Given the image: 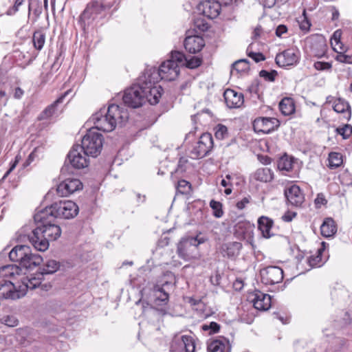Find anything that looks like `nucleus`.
<instances>
[{
	"instance_id": "f257e3e1",
	"label": "nucleus",
	"mask_w": 352,
	"mask_h": 352,
	"mask_svg": "<svg viewBox=\"0 0 352 352\" xmlns=\"http://www.w3.org/2000/svg\"><path fill=\"white\" fill-rule=\"evenodd\" d=\"M162 91L161 86H153L143 74L137 83L125 89L122 100L126 106L133 109L142 107L146 102L154 105L159 102Z\"/></svg>"
},
{
	"instance_id": "f03ea898",
	"label": "nucleus",
	"mask_w": 352,
	"mask_h": 352,
	"mask_svg": "<svg viewBox=\"0 0 352 352\" xmlns=\"http://www.w3.org/2000/svg\"><path fill=\"white\" fill-rule=\"evenodd\" d=\"M54 219L46 218L43 221H35L38 224L28 236L29 241L35 250L45 252L49 248L50 241H55L60 236L61 229L53 223Z\"/></svg>"
},
{
	"instance_id": "7ed1b4c3",
	"label": "nucleus",
	"mask_w": 352,
	"mask_h": 352,
	"mask_svg": "<svg viewBox=\"0 0 352 352\" xmlns=\"http://www.w3.org/2000/svg\"><path fill=\"white\" fill-rule=\"evenodd\" d=\"M78 211L79 208L74 201H60L37 212L34 216V219L43 221L46 218L72 219L78 214Z\"/></svg>"
},
{
	"instance_id": "20e7f679",
	"label": "nucleus",
	"mask_w": 352,
	"mask_h": 352,
	"mask_svg": "<svg viewBox=\"0 0 352 352\" xmlns=\"http://www.w3.org/2000/svg\"><path fill=\"white\" fill-rule=\"evenodd\" d=\"M144 74L153 86H157V83L160 80L171 81L176 79L179 74V67L177 63L167 60L163 62L158 69L151 67Z\"/></svg>"
},
{
	"instance_id": "39448f33",
	"label": "nucleus",
	"mask_w": 352,
	"mask_h": 352,
	"mask_svg": "<svg viewBox=\"0 0 352 352\" xmlns=\"http://www.w3.org/2000/svg\"><path fill=\"white\" fill-rule=\"evenodd\" d=\"M103 141L102 134L98 133L94 129H90L83 136L80 146L85 154L96 157L102 149Z\"/></svg>"
},
{
	"instance_id": "423d86ee",
	"label": "nucleus",
	"mask_w": 352,
	"mask_h": 352,
	"mask_svg": "<svg viewBox=\"0 0 352 352\" xmlns=\"http://www.w3.org/2000/svg\"><path fill=\"white\" fill-rule=\"evenodd\" d=\"M201 243L197 237H184L177 243V254L178 256L189 261L198 257V246Z\"/></svg>"
},
{
	"instance_id": "0eeeda50",
	"label": "nucleus",
	"mask_w": 352,
	"mask_h": 352,
	"mask_svg": "<svg viewBox=\"0 0 352 352\" xmlns=\"http://www.w3.org/2000/svg\"><path fill=\"white\" fill-rule=\"evenodd\" d=\"M213 147L212 137L210 133H203L197 144L190 152V156L192 159L202 158L207 155Z\"/></svg>"
},
{
	"instance_id": "6e6552de",
	"label": "nucleus",
	"mask_w": 352,
	"mask_h": 352,
	"mask_svg": "<svg viewBox=\"0 0 352 352\" xmlns=\"http://www.w3.org/2000/svg\"><path fill=\"white\" fill-rule=\"evenodd\" d=\"M109 112L105 109H100V111L94 114L90 118V122L94 124L96 131H102L104 132H111L116 129L114 122L109 119Z\"/></svg>"
},
{
	"instance_id": "1a4fd4ad",
	"label": "nucleus",
	"mask_w": 352,
	"mask_h": 352,
	"mask_svg": "<svg viewBox=\"0 0 352 352\" xmlns=\"http://www.w3.org/2000/svg\"><path fill=\"white\" fill-rule=\"evenodd\" d=\"M82 147L74 145L67 155V160L72 167L80 169L85 168L89 164V159Z\"/></svg>"
},
{
	"instance_id": "9d476101",
	"label": "nucleus",
	"mask_w": 352,
	"mask_h": 352,
	"mask_svg": "<svg viewBox=\"0 0 352 352\" xmlns=\"http://www.w3.org/2000/svg\"><path fill=\"white\" fill-rule=\"evenodd\" d=\"M195 342L192 337L176 336L172 340L170 351V352H195Z\"/></svg>"
},
{
	"instance_id": "9b49d317",
	"label": "nucleus",
	"mask_w": 352,
	"mask_h": 352,
	"mask_svg": "<svg viewBox=\"0 0 352 352\" xmlns=\"http://www.w3.org/2000/svg\"><path fill=\"white\" fill-rule=\"evenodd\" d=\"M25 295L24 289H16L14 284L9 280L0 281V300L19 299Z\"/></svg>"
},
{
	"instance_id": "f8f14e48",
	"label": "nucleus",
	"mask_w": 352,
	"mask_h": 352,
	"mask_svg": "<svg viewBox=\"0 0 352 352\" xmlns=\"http://www.w3.org/2000/svg\"><path fill=\"white\" fill-rule=\"evenodd\" d=\"M261 281L265 285H274L283 279V271L277 266H268L261 270Z\"/></svg>"
},
{
	"instance_id": "ddd939ff",
	"label": "nucleus",
	"mask_w": 352,
	"mask_h": 352,
	"mask_svg": "<svg viewBox=\"0 0 352 352\" xmlns=\"http://www.w3.org/2000/svg\"><path fill=\"white\" fill-rule=\"evenodd\" d=\"M299 52L294 49H287L276 55V63L280 67L296 65L299 60Z\"/></svg>"
},
{
	"instance_id": "4468645a",
	"label": "nucleus",
	"mask_w": 352,
	"mask_h": 352,
	"mask_svg": "<svg viewBox=\"0 0 352 352\" xmlns=\"http://www.w3.org/2000/svg\"><path fill=\"white\" fill-rule=\"evenodd\" d=\"M107 111L109 119H111L116 126H122L129 119L128 111L124 107L111 104L108 107Z\"/></svg>"
},
{
	"instance_id": "2eb2a0df",
	"label": "nucleus",
	"mask_w": 352,
	"mask_h": 352,
	"mask_svg": "<svg viewBox=\"0 0 352 352\" xmlns=\"http://www.w3.org/2000/svg\"><path fill=\"white\" fill-rule=\"evenodd\" d=\"M221 9V4L214 0H205L197 6L198 11L210 19L217 18L220 14Z\"/></svg>"
},
{
	"instance_id": "dca6fc26",
	"label": "nucleus",
	"mask_w": 352,
	"mask_h": 352,
	"mask_svg": "<svg viewBox=\"0 0 352 352\" xmlns=\"http://www.w3.org/2000/svg\"><path fill=\"white\" fill-rule=\"evenodd\" d=\"M278 126V120L274 118L259 117L253 122V128L258 133H269Z\"/></svg>"
},
{
	"instance_id": "f3484780",
	"label": "nucleus",
	"mask_w": 352,
	"mask_h": 352,
	"mask_svg": "<svg viewBox=\"0 0 352 352\" xmlns=\"http://www.w3.org/2000/svg\"><path fill=\"white\" fill-rule=\"evenodd\" d=\"M82 188V184L78 179L67 178L57 186V192L61 197H67Z\"/></svg>"
},
{
	"instance_id": "a211bd4d",
	"label": "nucleus",
	"mask_w": 352,
	"mask_h": 352,
	"mask_svg": "<svg viewBox=\"0 0 352 352\" xmlns=\"http://www.w3.org/2000/svg\"><path fill=\"white\" fill-rule=\"evenodd\" d=\"M287 201L294 206H300L304 202L305 197L297 185H292L285 190Z\"/></svg>"
},
{
	"instance_id": "6ab92c4d",
	"label": "nucleus",
	"mask_w": 352,
	"mask_h": 352,
	"mask_svg": "<svg viewBox=\"0 0 352 352\" xmlns=\"http://www.w3.org/2000/svg\"><path fill=\"white\" fill-rule=\"evenodd\" d=\"M250 298L254 308L258 310L266 311L271 307V296L269 294L256 291Z\"/></svg>"
},
{
	"instance_id": "aec40b11",
	"label": "nucleus",
	"mask_w": 352,
	"mask_h": 352,
	"mask_svg": "<svg viewBox=\"0 0 352 352\" xmlns=\"http://www.w3.org/2000/svg\"><path fill=\"white\" fill-rule=\"evenodd\" d=\"M223 97L228 107L239 108L243 104V95L238 93L233 89H226L224 91Z\"/></svg>"
},
{
	"instance_id": "412c9836",
	"label": "nucleus",
	"mask_w": 352,
	"mask_h": 352,
	"mask_svg": "<svg viewBox=\"0 0 352 352\" xmlns=\"http://www.w3.org/2000/svg\"><path fill=\"white\" fill-rule=\"evenodd\" d=\"M184 47L190 54H196L205 45L204 40L199 36H188L184 40Z\"/></svg>"
},
{
	"instance_id": "4be33fe9",
	"label": "nucleus",
	"mask_w": 352,
	"mask_h": 352,
	"mask_svg": "<svg viewBox=\"0 0 352 352\" xmlns=\"http://www.w3.org/2000/svg\"><path fill=\"white\" fill-rule=\"evenodd\" d=\"M207 350L208 352H230L231 344L228 339L220 337L208 342Z\"/></svg>"
},
{
	"instance_id": "5701e85b",
	"label": "nucleus",
	"mask_w": 352,
	"mask_h": 352,
	"mask_svg": "<svg viewBox=\"0 0 352 352\" xmlns=\"http://www.w3.org/2000/svg\"><path fill=\"white\" fill-rule=\"evenodd\" d=\"M30 247L25 245H18L14 247L9 253V258L13 262L19 263L21 265L24 258L29 253Z\"/></svg>"
},
{
	"instance_id": "b1692460",
	"label": "nucleus",
	"mask_w": 352,
	"mask_h": 352,
	"mask_svg": "<svg viewBox=\"0 0 352 352\" xmlns=\"http://www.w3.org/2000/svg\"><path fill=\"white\" fill-rule=\"evenodd\" d=\"M333 110L343 115V118L349 120L351 116V107L347 101L342 98H336L333 101Z\"/></svg>"
},
{
	"instance_id": "393cba45",
	"label": "nucleus",
	"mask_w": 352,
	"mask_h": 352,
	"mask_svg": "<svg viewBox=\"0 0 352 352\" xmlns=\"http://www.w3.org/2000/svg\"><path fill=\"white\" fill-rule=\"evenodd\" d=\"M273 224V220L267 217L262 216L258 219V227L263 237L269 239L274 235V234L271 232Z\"/></svg>"
},
{
	"instance_id": "a878e982",
	"label": "nucleus",
	"mask_w": 352,
	"mask_h": 352,
	"mask_svg": "<svg viewBox=\"0 0 352 352\" xmlns=\"http://www.w3.org/2000/svg\"><path fill=\"white\" fill-rule=\"evenodd\" d=\"M43 275L39 273L36 274V276L28 278L25 277L22 280V285L19 286V289H24L25 292L28 289H34L38 287L41 284L43 279Z\"/></svg>"
},
{
	"instance_id": "bb28decb",
	"label": "nucleus",
	"mask_w": 352,
	"mask_h": 352,
	"mask_svg": "<svg viewBox=\"0 0 352 352\" xmlns=\"http://www.w3.org/2000/svg\"><path fill=\"white\" fill-rule=\"evenodd\" d=\"M43 261V258L38 254L32 253L31 248L29 250V253L27 256L24 258L21 266L23 268L28 269L32 268L39 265Z\"/></svg>"
},
{
	"instance_id": "cd10ccee",
	"label": "nucleus",
	"mask_w": 352,
	"mask_h": 352,
	"mask_svg": "<svg viewBox=\"0 0 352 352\" xmlns=\"http://www.w3.org/2000/svg\"><path fill=\"white\" fill-rule=\"evenodd\" d=\"M21 269L16 265H7L0 267V278H14L19 276Z\"/></svg>"
},
{
	"instance_id": "c85d7f7f",
	"label": "nucleus",
	"mask_w": 352,
	"mask_h": 352,
	"mask_svg": "<svg viewBox=\"0 0 352 352\" xmlns=\"http://www.w3.org/2000/svg\"><path fill=\"white\" fill-rule=\"evenodd\" d=\"M321 234L324 237H330L337 232L335 221L331 218H327L320 226Z\"/></svg>"
},
{
	"instance_id": "c756f323",
	"label": "nucleus",
	"mask_w": 352,
	"mask_h": 352,
	"mask_svg": "<svg viewBox=\"0 0 352 352\" xmlns=\"http://www.w3.org/2000/svg\"><path fill=\"white\" fill-rule=\"evenodd\" d=\"M242 245L239 242H231L222 245V251L229 258H232L239 254Z\"/></svg>"
},
{
	"instance_id": "7c9ffc66",
	"label": "nucleus",
	"mask_w": 352,
	"mask_h": 352,
	"mask_svg": "<svg viewBox=\"0 0 352 352\" xmlns=\"http://www.w3.org/2000/svg\"><path fill=\"white\" fill-rule=\"evenodd\" d=\"M254 178L262 182H270L274 178V173L268 168H260L254 173Z\"/></svg>"
},
{
	"instance_id": "2f4dec72",
	"label": "nucleus",
	"mask_w": 352,
	"mask_h": 352,
	"mask_svg": "<svg viewBox=\"0 0 352 352\" xmlns=\"http://www.w3.org/2000/svg\"><path fill=\"white\" fill-rule=\"evenodd\" d=\"M279 109L283 115H291L295 111V106L293 100L290 98H284L279 103Z\"/></svg>"
},
{
	"instance_id": "473e14b6",
	"label": "nucleus",
	"mask_w": 352,
	"mask_h": 352,
	"mask_svg": "<svg viewBox=\"0 0 352 352\" xmlns=\"http://www.w3.org/2000/svg\"><path fill=\"white\" fill-rule=\"evenodd\" d=\"M327 46L323 39H320L311 46V53L317 58H322L325 56Z\"/></svg>"
},
{
	"instance_id": "72a5a7b5",
	"label": "nucleus",
	"mask_w": 352,
	"mask_h": 352,
	"mask_svg": "<svg viewBox=\"0 0 352 352\" xmlns=\"http://www.w3.org/2000/svg\"><path fill=\"white\" fill-rule=\"evenodd\" d=\"M60 263L55 260H49L44 265L43 268L41 270V274L43 276L45 274H54L60 268Z\"/></svg>"
},
{
	"instance_id": "f704fd0d",
	"label": "nucleus",
	"mask_w": 352,
	"mask_h": 352,
	"mask_svg": "<svg viewBox=\"0 0 352 352\" xmlns=\"http://www.w3.org/2000/svg\"><path fill=\"white\" fill-rule=\"evenodd\" d=\"M71 92V89L65 91L62 96H60L54 102L53 104L47 107L45 111L43 112V118H47L52 116L55 111V108L56 105L59 103H61L64 99V98L68 95Z\"/></svg>"
},
{
	"instance_id": "c9c22d12",
	"label": "nucleus",
	"mask_w": 352,
	"mask_h": 352,
	"mask_svg": "<svg viewBox=\"0 0 352 352\" xmlns=\"http://www.w3.org/2000/svg\"><path fill=\"white\" fill-rule=\"evenodd\" d=\"M323 250V249L320 248L317 250L315 255H311L307 258V262L311 268L320 267L322 265L321 254Z\"/></svg>"
},
{
	"instance_id": "e433bc0d",
	"label": "nucleus",
	"mask_w": 352,
	"mask_h": 352,
	"mask_svg": "<svg viewBox=\"0 0 352 352\" xmlns=\"http://www.w3.org/2000/svg\"><path fill=\"white\" fill-rule=\"evenodd\" d=\"M98 3L96 1H91L88 3L80 16V19L82 21H85L91 19L95 12V8H96Z\"/></svg>"
},
{
	"instance_id": "4c0bfd02",
	"label": "nucleus",
	"mask_w": 352,
	"mask_h": 352,
	"mask_svg": "<svg viewBox=\"0 0 352 352\" xmlns=\"http://www.w3.org/2000/svg\"><path fill=\"white\" fill-rule=\"evenodd\" d=\"M342 155L340 153L331 152L329 155V164L331 168H336L342 164Z\"/></svg>"
},
{
	"instance_id": "58836bf2",
	"label": "nucleus",
	"mask_w": 352,
	"mask_h": 352,
	"mask_svg": "<svg viewBox=\"0 0 352 352\" xmlns=\"http://www.w3.org/2000/svg\"><path fill=\"white\" fill-rule=\"evenodd\" d=\"M45 41V34L41 31H36L33 34V43L37 50H41Z\"/></svg>"
},
{
	"instance_id": "ea45409f",
	"label": "nucleus",
	"mask_w": 352,
	"mask_h": 352,
	"mask_svg": "<svg viewBox=\"0 0 352 352\" xmlns=\"http://www.w3.org/2000/svg\"><path fill=\"white\" fill-rule=\"evenodd\" d=\"M249 69V61L247 59H240L235 61L232 65V71L236 70L237 72H242Z\"/></svg>"
},
{
	"instance_id": "a19ab883",
	"label": "nucleus",
	"mask_w": 352,
	"mask_h": 352,
	"mask_svg": "<svg viewBox=\"0 0 352 352\" xmlns=\"http://www.w3.org/2000/svg\"><path fill=\"white\" fill-rule=\"evenodd\" d=\"M155 301H160L163 304H166L168 300V294L160 286L154 287Z\"/></svg>"
},
{
	"instance_id": "79ce46f5",
	"label": "nucleus",
	"mask_w": 352,
	"mask_h": 352,
	"mask_svg": "<svg viewBox=\"0 0 352 352\" xmlns=\"http://www.w3.org/2000/svg\"><path fill=\"white\" fill-rule=\"evenodd\" d=\"M210 206L213 210V215L217 218H221L223 214L222 210V204L219 201L215 200H211L210 202Z\"/></svg>"
},
{
	"instance_id": "37998d69",
	"label": "nucleus",
	"mask_w": 352,
	"mask_h": 352,
	"mask_svg": "<svg viewBox=\"0 0 352 352\" xmlns=\"http://www.w3.org/2000/svg\"><path fill=\"white\" fill-rule=\"evenodd\" d=\"M168 60H173L177 65L184 66L186 60V56L181 52L174 51L171 52L170 59Z\"/></svg>"
},
{
	"instance_id": "c03bdc74",
	"label": "nucleus",
	"mask_w": 352,
	"mask_h": 352,
	"mask_svg": "<svg viewBox=\"0 0 352 352\" xmlns=\"http://www.w3.org/2000/svg\"><path fill=\"white\" fill-rule=\"evenodd\" d=\"M251 228L250 223L246 221H239L234 226L235 234L241 236L244 234L248 230Z\"/></svg>"
},
{
	"instance_id": "a18cd8bd",
	"label": "nucleus",
	"mask_w": 352,
	"mask_h": 352,
	"mask_svg": "<svg viewBox=\"0 0 352 352\" xmlns=\"http://www.w3.org/2000/svg\"><path fill=\"white\" fill-rule=\"evenodd\" d=\"M338 134L342 135V138L348 139L352 134V126L350 124H345L342 127H338L336 129Z\"/></svg>"
},
{
	"instance_id": "49530a36",
	"label": "nucleus",
	"mask_w": 352,
	"mask_h": 352,
	"mask_svg": "<svg viewBox=\"0 0 352 352\" xmlns=\"http://www.w3.org/2000/svg\"><path fill=\"white\" fill-rule=\"evenodd\" d=\"M190 187L191 185L188 182L182 179L178 182L176 188L178 192L184 195L189 192Z\"/></svg>"
},
{
	"instance_id": "de8ad7c7",
	"label": "nucleus",
	"mask_w": 352,
	"mask_h": 352,
	"mask_svg": "<svg viewBox=\"0 0 352 352\" xmlns=\"http://www.w3.org/2000/svg\"><path fill=\"white\" fill-rule=\"evenodd\" d=\"M278 166L280 169L289 171L293 167V162L291 158H288L287 156L283 157L278 162Z\"/></svg>"
},
{
	"instance_id": "09e8293b",
	"label": "nucleus",
	"mask_w": 352,
	"mask_h": 352,
	"mask_svg": "<svg viewBox=\"0 0 352 352\" xmlns=\"http://www.w3.org/2000/svg\"><path fill=\"white\" fill-rule=\"evenodd\" d=\"M201 60L198 57L192 56L188 58L186 56V60L185 61L184 66H186V67L190 69H195L201 65Z\"/></svg>"
},
{
	"instance_id": "8fccbe9b",
	"label": "nucleus",
	"mask_w": 352,
	"mask_h": 352,
	"mask_svg": "<svg viewBox=\"0 0 352 352\" xmlns=\"http://www.w3.org/2000/svg\"><path fill=\"white\" fill-rule=\"evenodd\" d=\"M2 323L5 324L8 327H16L19 324L18 319L13 315L6 316L1 319Z\"/></svg>"
},
{
	"instance_id": "3c124183",
	"label": "nucleus",
	"mask_w": 352,
	"mask_h": 352,
	"mask_svg": "<svg viewBox=\"0 0 352 352\" xmlns=\"http://www.w3.org/2000/svg\"><path fill=\"white\" fill-rule=\"evenodd\" d=\"M278 75V73L276 70H272L271 72H267L266 70H261L259 73V76L266 80L270 82H273L275 80L276 76Z\"/></svg>"
},
{
	"instance_id": "603ef678",
	"label": "nucleus",
	"mask_w": 352,
	"mask_h": 352,
	"mask_svg": "<svg viewBox=\"0 0 352 352\" xmlns=\"http://www.w3.org/2000/svg\"><path fill=\"white\" fill-rule=\"evenodd\" d=\"M41 151V148L38 147L35 148L31 153L29 155L26 161L23 163V167L25 168L30 165L32 162H33L35 159L38 158V153Z\"/></svg>"
},
{
	"instance_id": "864d4df0",
	"label": "nucleus",
	"mask_w": 352,
	"mask_h": 352,
	"mask_svg": "<svg viewBox=\"0 0 352 352\" xmlns=\"http://www.w3.org/2000/svg\"><path fill=\"white\" fill-rule=\"evenodd\" d=\"M201 329L204 331H208L210 330V334L215 333L218 332L220 329V326L219 324H217L215 322H211L210 324H204L201 327Z\"/></svg>"
},
{
	"instance_id": "5fc2aeb1",
	"label": "nucleus",
	"mask_w": 352,
	"mask_h": 352,
	"mask_svg": "<svg viewBox=\"0 0 352 352\" xmlns=\"http://www.w3.org/2000/svg\"><path fill=\"white\" fill-rule=\"evenodd\" d=\"M336 60L343 63L352 64V55H346L343 52H338Z\"/></svg>"
},
{
	"instance_id": "6e6d98bb",
	"label": "nucleus",
	"mask_w": 352,
	"mask_h": 352,
	"mask_svg": "<svg viewBox=\"0 0 352 352\" xmlns=\"http://www.w3.org/2000/svg\"><path fill=\"white\" fill-rule=\"evenodd\" d=\"M331 67V64L328 62L317 61L314 64V67L318 71L329 70Z\"/></svg>"
},
{
	"instance_id": "4d7b16f0",
	"label": "nucleus",
	"mask_w": 352,
	"mask_h": 352,
	"mask_svg": "<svg viewBox=\"0 0 352 352\" xmlns=\"http://www.w3.org/2000/svg\"><path fill=\"white\" fill-rule=\"evenodd\" d=\"M228 133V129L226 126L219 124L215 132V136L217 138L222 140L225 138V135Z\"/></svg>"
},
{
	"instance_id": "13d9d810",
	"label": "nucleus",
	"mask_w": 352,
	"mask_h": 352,
	"mask_svg": "<svg viewBox=\"0 0 352 352\" xmlns=\"http://www.w3.org/2000/svg\"><path fill=\"white\" fill-rule=\"evenodd\" d=\"M248 56L252 58L256 63L265 60V56L261 53H256L250 51V47L247 49Z\"/></svg>"
},
{
	"instance_id": "bf43d9fd",
	"label": "nucleus",
	"mask_w": 352,
	"mask_h": 352,
	"mask_svg": "<svg viewBox=\"0 0 352 352\" xmlns=\"http://www.w3.org/2000/svg\"><path fill=\"white\" fill-rule=\"evenodd\" d=\"M24 0H16L14 5L7 10V15H14L16 12H18L19 6H21Z\"/></svg>"
},
{
	"instance_id": "052dcab7",
	"label": "nucleus",
	"mask_w": 352,
	"mask_h": 352,
	"mask_svg": "<svg viewBox=\"0 0 352 352\" xmlns=\"http://www.w3.org/2000/svg\"><path fill=\"white\" fill-rule=\"evenodd\" d=\"M20 160H21V156L19 155H17L15 157L14 162L11 164L9 169L6 172V173L3 176V177L1 179L2 180H5L6 178L10 175V173L16 168V166L17 164L19 163V162L20 161Z\"/></svg>"
},
{
	"instance_id": "680f3d73",
	"label": "nucleus",
	"mask_w": 352,
	"mask_h": 352,
	"mask_svg": "<svg viewBox=\"0 0 352 352\" xmlns=\"http://www.w3.org/2000/svg\"><path fill=\"white\" fill-rule=\"evenodd\" d=\"M188 163V160L186 157H180L178 162V165L176 171L177 172H184L186 168V164Z\"/></svg>"
},
{
	"instance_id": "e2e57ef3",
	"label": "nucleus",
	"mask_w": 352,
	"mask_h": 352,
	"mask_svg": "<svg viewBox=\"0 0 352 352\" xmlns=\"http://www.w3.org/2000/svg\"><path fill=\"white\" fill-rule=\"evenodd\" d=\"M315 204L318 207H320L321 205H324L327 204V200L323 194L319 193L317 195V197L315 199Z\"/></svg>"
},
{
	"instance_id": "0e129e2a",
	"label": "nucleus",
	"mask_w": 352,
	"mask_h": 352,
	"mask_svg": "<svg viewBox=\"0 0 352 352\" xmlns=\"http://www.w3.org/2000/svg\"><path fill=\"white\" fill-rule=\"evenodd\" d=\"M258 1L264 8H270L275 5L276 0H258Z\"/></svg>"
},
{
	"instance_id": "69168bd1",
	"label": "nucleus",
	"mask_w": 352,
	"mask_h": 352,
	"mask_svg": "<svg viewBox=\"0 0 352 352\" xmlns=\"http://www.w3.org/2000/svg\"><path fill=\"white\" fill-rule=\"evenodd\" d=\"M287 28L285 25H279L276 30V35L280 37L283 34L286 33Z\"/></svg>"
},
{
	"instance_id": "338daca9",
	"label": "nucleus",
	"mask_w": 352,
	"mask_h": 352,
	"mask_svg": "<svg viewBox=\"0 0 352 352\" xmlns=\"http://www.w3.org/2000/svg\"><path fill=\"white\" fill-rule=\"evenodd\" d=\"M195 23L196 27L198 28L201 31H205V30H208V23L204 22L203 21H200L198 19L195 21Z\"/></svg>"
},
{
	"instance_id": "774afa93",
	"label": "nucleus",
	"mask_w": 352,
	"mask_h": 352,
	"mask_svg": "<svg viewBox=\"0 0 352 352\" xmlns=\"http://www.w3.org/2000/svg\"><path fill=\"white\" fill-rule=\"evenodd\" d=\"M250 202V199L248 197H244L242 200L240 201H238L236 203V207L239 210L243 209L245 206Z\"/></svg>"
}]
</instances>
